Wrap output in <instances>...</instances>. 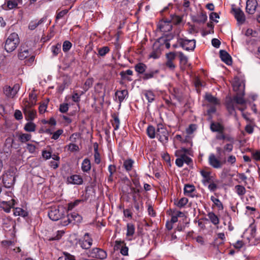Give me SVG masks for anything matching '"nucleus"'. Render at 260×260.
Masks as SVG:
<instances>
[{
    "label": "nucleus",
    "mask_w": 260,
    "mask_h": 260,
    "mask_svg": "<svg viewBox=\"0 0 260 260\" xmlns=\"http://www.w3.org/2000/svg\"><path fill=\"white\" fill-rule=\"evenodd\" d=\"M20 43L18 35L16 32L11 34L5 41V50L9 53L14 51Z\"/></svg>",
    "instance_id": "2"
},
{
    "label": "nucleus",
    "mask_w": 260,
    "mask_h": 260,
    "mask_svg": "<svg viewBox=\"0 0 260 260\" xmlns=\"http://www.w3.org/2000/svg\"><path fill=\"white\" fill-rule=\"evenodd\" d=\"M13 193L11 191H6L5 193H3L1 196V200H7V201H11L15 200L12 198Z\"/></svg>",
    "instance_id": "45"
},
{
    "label": "nucleus",
    "mask_w": 260,
    "mask_h": 260,
    "mask_svg": "<svg viewBox=\"0 0 260 260\" xmlns=\"http://www.w3.org/2000/svg\"><path fill=\"white\" fill-rule=\"evenodd\" d=\"M254 126V121L248 123L245 127V131L249 134L253 132V127Z\"/></svg>",
    "instance_id": "52"
},
{
    "label": "nucleus",
    "mask_w": 260,
    "mask_h": 260,
    "mask_svg": "<svg viewBox=\"0 0 260 260\" xmlns=\"http://www.w3.org/2000/svg\"><path fill=\"white\" fill-rule=\"evenodd\" d=\"M156 137L159 141L165 144L169 140V132L166 128L161 123L158 124L156 129Z\"/></svg>",
    "instance_id": "4"
},
{
    "label": "nucleus",
    "mask_w": 260,
    "mask_h": 260,
    "mask_svg": "<svg viewBox=\"0 0 260 260\" xmlns=\"http://www.w3.org/2000/svg\"><path fill=\"white\" fill-rule=\"evenodd\" d=\"M147 133L149 138L153 139L156 136V131L154 126L149 125L147 129Z\"/></svg>",
    "instance_id": "38"
},
{
    "label": "nucleus",
    "mask_w": 260,
    "mask_h": 260,
    "mask_svg": "<svg viewBox=\"0 0 260 260\" xmlns=\"http://www.w3.org/2000/svg\"><path fill=\"white\" fill-rule=\"evenodd\" d=\"M216 139L219 140H226L229 141H230L232 140V139L230 137L225 136V135L224 133V131H222L221 132H218V134L216 136Z\"/></svg>",
    "instance_id": "47"
},
{
    "label": "nucleus",
    "mask_w": 260,
    "mask_h": 260,
    "mask_svg": "<svg viewBox=\"0 0 260 260\" xmlns=\"http://www.w3.org/2000/svg\"><path fill=\"white\" fill-rule=\"evenodd\" d=\"M115 247L116 248L120 249V253L123 255H127L128 252V248L126 246L124 241H116Z\"/></svg>",
    "instance_id": "18"
},
{
    "label": "nucleus",
    "mask_w": 260,
    "mask_h": 260,
    "mask_svg": "<svg viewBox=\"0 0 260 260\" xmlns=\"http://www.w3.org/2000/svg\"><path fill=\"white\" fill-rule=\"evenodd\" d=\"M51 51L53 56H57L61 52V44L57 43L51 47Z\"/></svg>",
    "instance_id": "39"
},
{
    "label": "nucleus",
    "mask_w": 260,
    "mask_h": 260,
    "mask_svg": "<svg viewBox=\"0 0 260 260\" xmlns=\"http://www.w3.org/2000/svg\"><path fill=\"white\" fill-rule=\"evenodd\" d=\"M29 55V50L25 48L24 46H21L19 52L18 54L19 58L23 60Z\"/></svg>",
    "instance_id": "27"
},
{
    "label": "nucleus",
    "mask_w": 260,
    "mask_h": 260,
    "mask_svg": "<svg viewBox=\"0 0 260 260\" xmlns=\"http://www.w3.org/2000/svg\"><path fill=\"white\" fill-rule=\"evenodd\" d=\"M31 136L29 134H21L19 136V140L21 143H25L29 141Z\"/></svg>",
    "instance_id": "44"
},
{
    "label": "nucleus",
    "mask_w": 260,
    "mask_h": 260,
    "mask_svg": "<svg viewBox=\"0 0 260 260\" xmlns=\"http://www.w3.org/2000/svg\"><path fill=\"white\" fill-rule=\"evenodd\" d=\"M67 211L63 207H52L48 212V216L50 219L53 221H57L62 219Z\"/></svg>",
    "instance_id": "3"
},
{
    "label": "nucleus",
    "mask_w": 260,
    "mask_h": 260,
    "mask_svg": "<svg viewBox=\"0 0 260 260\" xmlns=\"http://www.w3.org/2000/svg\"><path fill=\"white\" fill-rule=\"evenodd\" d=\"M195 187L192 185L186 184L184 188V194L191 197L195 196Z\"/></svg>",
    "instance_id": "25"
},
{
    "label": "nucleus",
    "mask_w": 260,
    "mask_h": 260,
    "mask_svg": "<svg viewBox=\"0 0 260 260\" xmlns=\"http://www.w3.org/2000/svg\"><path fill=\"white\" fill-rule=\"evenodd\" d=\"M133 164L134 161L132 159H126L123 162V167L127 171H129L132 170Z\"/></svg>",
    "instance_id": "41"
},
{
    "label": "nucleus",
    "mask_w": 260,
    "mask_h": 260,
    "mask_svg": "<svg viewBox=\"0 0 260 260\" xmlns=\"http://www.w3.org/2000/svg\"><path fill=\"white\" fill-rule=\"evenodd\" d=\"M207 19V16L206 14L202 13L199 16L198 19L196 20V22L198 23H205Z\"/></svg>",
    "instance_id": "57"
},
{
    "label": "nucleus",
    "mask_w": 260,
    "mask_h": 260,
    "mask_svg": "<svg viewBox=\"0 0 260 260\" xmlns=\"http://www.w3.org/2000/svg\"><path fill=\"white\" fill-rule=\"evenodd\" d=\"M179 57L180 60V64L185 65L187 63L188 58L185 56L182 52H179Z\"/></svg>",
    "instance_id": "51"
},
{
    "label": "nucleus",
    "mask_w": 260,
    "mask_h": 260,
    "mask_svg": "<svg viewBox=\"0 0 260 260\" xmlns=\"http://www.w3.org/2000/svg\"><path fill=\"white\" fill-rule=\"evenodd\" d=\"M171 23L174 24H178L182 21V18L176 15L171 16Z\"/></svg>",
    "instance_id": "50"
},
{
    "label": "nucleus",
    "mask_w": 260,
    "mask_h": 260,
    "mask_svg": "<svg viewBox=\"0 0 260 260\" xmlns=\"http://www.w3.org/2000/svg\"><path fill=\"white\" fill-rule=\"evenodd\" d=\"M47 104L45 103H43L40 105L39 108V111L40 114L44 113L47 109Z\"/></svg>",
    "instance_id": "63"
},
{
    "label": "nucleus",
    "mask_w": 260,
    "mask_h": 260,
    "mask_svg": "<svg viewBox=\"0 0 260 260\" xmlns=\"http://www.w3.org/2000/svg\"><path fill=\"white\" fill-rule=\"evenodd\" d=\"M144 95L149 103H151L152 102H153L154 100L155 94L152 91H150V90L146 91L145 92Z\"/></svg>",
    "instance_id": "42"
},
{
    "label": "nucleus",
    "mask_w": 260,
    "mask_h": 260,
    "mask_svg": "<svg viewBox=\"0 0 260 260\" xmlns=\"http://www.w3.org/2000/svg\"><path fill=\"white\" fill-rule=\"evenodd\" d=\"M64 260H75V257L68 252H64Z\"/></svg>",
    "instance_id": "64"
},
{
    "label": "nucleus",
    "mask_w": 260,
    "mask_h": 260,
    "mask_svg": "<svg viewBox=\"0 0 260 260\" xmlns=\"http://www.w3.org/2000/svg\"><path fill=\"white\" fill-rule=\"evenodd\" d=\"M180 45L187 51H192L196 47V40L181 38L179 40Z\"/></svg>",
    "instance_id": "7"
},
{
    "label": "nucleus",
    "mask_w": 260,
    "mask_h": 260,
    "mask_svg": "<svg viewBox=\"0 0 260 260\" xmlns=\"http://www.w3.org/2000/svg\"><path fill=\"white\" fill-rule=\"evenodd\" d=\"M131 193L132 194V196H133V201H134V197H135L136 199H138L137 198V194L139 198L140 197V195L139 194L140 192L139 189H137L134 187H131Z\"/></svg>",
    "instance_id": "56"
},
{
    "label": "nucleus",
    "mask_w": 260,
    "mask_h": 260,
    "mask_svg": "<svg viewBox=\"0 0 260 260\" xmlns=\"http://www.w3.org/2000/svg\"><path fill=\"white\" fill-rule=\"evenodd\" d=\"M135 69L139 74H143L147 69V66L144 63L140 62L135 65Z\"/></svg>",
    "instance_id": "32"
},
{
    "label": "nucleus",
    "mask_w": 260,
    "mask_h": 260,
    "mask_svg": "<svg viewBox=\"0 0 260 260\" xmlns=\"http://www.w3.org/2000/svg\"><path fill=\"white\" fill-rule=\"evenodd\" d=\"M176 54L174 52H170L166 54V61L164 66L169 69L171 71H174L176 67L174 63V60L175 59Z\"/></svg>",
    "instance_id": "9"
},
{
    "label": "nucleus",
    "mask_w": 260,
    "mask_h": 260,
    "mask_svg": "<svg viewBox=\"0 0 260 260\" xmlns=\"http://www.w3.org/2000/svg\"><path fill=\"white\" fill-rule=\"evenodd\" d=\"M69 110V105L67 103H63L60 105L59 111L61 113H66Z\"/></svg>",
    "instance_id": "59"
},
{
    "label": "nucleus",
    "mask_w": 260,
    "mask_h": 260,
    "mask_svg": "<svg viewBox=\"0 0 260 260\" xmlns=\"http://www.w3.org/2000/svg\"><path fill=\"white\" fill-rule=\"evenodd\" d=\"M187 154L190 155V150L185 148H182L175 151V155L177 157L175 160L177 166L181 168L184 163L189 166L192 162V159L187 156Z\"/></svg>",
    "instance_id": "1"
},
{
    "label": "nucleus",
    "mask_w": 260,
    "mask_h": 260,
    "mask_svg": "<svg viewBox=\"0 0 260 260\" xmlns=\"http://www.w3.org/2000/svg\"><path fill=\"white\" fill-rule=\"evenodd\" d=\"M20 88L18 84H15L13 87L6 85L3 88V92L9 98H13L16 95Z\"/></svg>",
    "instance_id": "8"
},
{
    "label": "nucleus",
    "mask_w": 260,
    "mask_h": 260,
    "mask_svg": "<svg viewBox=\"0 0 260 260\" xmlns=\"http://www.w3.org/2000/svg\"><path fill=\"white\" fill-rule=\"evenodd\" d=\"M220 57L222 61L228 65L232 63V59L230 54L225 50H221L219 51Z\"/></svg>",
    "instance_id": "21"
},
{
    "label": "nucleus",
    "mask_w": 260,
    "mask_h": 260,
    "mask_svg": "<svg viewBox=\"0 0 260 260\" xmlns=\"http://www.w3.org/2000/svg\"><path fill=\"white\" fill-rule=\"evenodd\" d=\"M63 234L64 232L63 231H58L56 236L51 238L50 240H58L61 237Z\"/></svg>",
    "instance_id": "61"
},
{
    "label": "nucleus",
    "mask_w": 260,
    "mask_h": 260,
    "mask_svg": "<svg viewBox=\"0 0 260 260\" xmlns=\"http://www.w3.org/2000/svg\"><path fill=\"white\" fill-rule=\"evenodd\" d=\"M46 132L50 134H52L51 139L54 140H57L59 136L63 133V130L61 129H58L54 133H51L50 129H46Z\"/></svg>",
    "instance_id": "37"
},
{
    "label": "nucleus",
    "mask_w": 260,
    "mask_h": 260,
    "mask_svg": "<svg viewBox=\"0 0 260 260\" xmlns=\"http://www.w3.org/2000/svg\"><path fill=\"white\" fill-rule=\"evenodd\" d=\"M135 233V226L132 223H128L126 225V236L128 238V240H131L132 237Z\"/></svg>",
    "instance_id": "24"
},
{
    "label": "nucleus",
    "mask_w": 260,
    "mask_h": 260,
    "mask_svg": "<svg viewBox=\"0 0 260 260\" xmlns=\"http://www.w3.org/2000/svg\"><path fill=\"white\" fill-rule=\"evenodd\" d=\"M15 177L12 175H7L3 179V182L5 186L7 188H10L15 182Z\"/></svg>",
    "instance_id": "17"
},
{
    "label": "nucleus",
    "mask_w": 260,
    "mask_h": 260,
    "mask_svg": "<svg viewBox=\"0 0 260 260\" xmlns=\"http://www.w3.org/2000/svg\"><path fill=\"white\" fill-rule=\"evenodd\" d=\"M210 128L212 132H221L224 131V126L219 122H211Z\"/></svg>",
    "instance_id": "23"
},
{
    "label": "nucleus",
    "mask_w": 260,
    "mask_h": 260,
    "mask_svg": "<svg viewBox=\"0 0 260 260\" xmlns=\"http://www.w3.org/2000/svg\"><path fill=\"white\" fill-rule=\"evenodd\" d=\"M88 254V257H91L92 259H99L100 260L105 259L107 257V252L102 249L99 248H94L89 250Z\"/></svg>",
    "instance_id": "5"
},
{
    "label": "nucleus",
    "mask_w": 260,
    "mask_h": 260,
    "mask_svg": "<svg viewBox=\"0 0 260 260\" xmlns=\"http://www.w3.org/2000/svg\"><path fill=\"white\" fill-rule=\"evenodd\" d=\"M208 217L210 219L211 222L214 225H217L219 222V219L217 216L213 212H210L208 213Z\"/></svg>",
    "instance_id": "33"
},
{
    "label": "nucleus",
    "mask_w": 260,
    "mask_h": 260,
    "mask_svg": "<svg viewBox=\"0 0 260 260\" xmlns=\"http://www.w3.org/2000/svg\"><path fill=\"white\" fill-rule=\"evenodd\" d=\"M14 214L15 216H21L26 217L28 215L27 212L20 208H16L14 209Z\"/></svg>",
    "instance_id": "36"
},
{
    "label": "nucleus",
    "mask_w": 260,
    "mask_h": 260,
    "mask_svg": "<svg viewBox=\"0 0 260 260\" xmlns=\"http://www.w3.org/2000/svg\"><path fill=\"white\" fill-rule=\"evenodd\" d=\"M113 119L111 120V123L114 127V131L117 130L119 127L120 121L118 116L115 114L112 115Z\"/></svg>",
    "instance_id": "34"
},
{
    "label": "nucleus",
    "mask_w": 260,
    "mask_h": 260,
    "mask_svg": "<svg viewBox=\"0 0 260 260\" xmlns=\"http://www.w3.org/2000/svg\"><path fill=\"white\" fill-rule=\"evenodd\" d=\"M115 95L118 97L119 103H121L128 95V91L126 90L117 91Z\"/></svg>",
    "instance_id": "31"
},
{
    "label": "nucleus",
    "mask_w": 260,
    "mask_h": 260,
    "mask_svg": "<svg viewBox=\"0 0 260 260\" xmlns=\"http://www.w3.org/2000/svg\"><path fill=\"white\" fill-rule=\"evenodd\" d=\"M5 4L9 10L17 8L18 4H22V0H6Z\"/></svg>",
    "instance_id": "28"
},
{
    "label": "nucleus",
    "mask_w": 260,
    "mask_h": 260,
    "mask_svg": "<svg viewBox=\"0 0 260 260\" xmlns=\"http://www.w3.org/2000/svg\"><path fill=\"white\" fill-rule=\"evenodd\" d=\"M257 5L256 0H247L246 2V12L249 14H253L256 10Z\"/></svg>",
    "instance_id": "14"
},
{
    "label": "nucleus",
    "mask_w": 260,
    "mask_h": 260,
    "mask_svg": "<svg viewBox=\"0 0 260 260\" xmlns=\"http://www.w3.org/2000/svg\"><path fill=\"white\" fill-rule=\"evenodd\" d=\"M68 149L71 152L77 151L79 150V147L75 144L70 143L68 145Z\"/></svg>",
    "instance_id": "60"
},
{
    "label": "nucleus",
    "mask_w": 260,
    "mask_h": 260,
    "mask_svg": "<svg viewBox=\"0 0 260 260\" xmlns=\"http://www.w3.org/2000/svg\"><path fill=\"white\" fill-rule=\"evenodd\" d=\"M92 243V240L89 237V234L86 233L84 236V239L79 242V244L81 247L83 249H89Z\"/></svg>",
    "instance_id": "15"
},
{
    "label": "nucleus",
    "mask_w": 260,
    "mask_h": 260,
    "mask_svg": "<svg viewBox=\"0 0 260 260\" xmlns=\"http://www.w3.org/2000/svg\"><path fill=\"white\" fill-rule=\"evenodd\" d=\"M225 161H221L218 159L214 154L211 153L208 158L209 164L214 169L221 168L223 164L225 163Z\"/></svg>",
    "instance_id": "11"
},
{
    "label": "nucleus",
    "mask_w": 260,
    "mask_h": 260,
    "mask_svg": "<svg viewBox=\"0 0 260 260\" xmlns=\"http://www.w3.org/2000/svg\"><path fill=\"white\" fill-rule=\"evenodd\" d=\"M205 99L209 102V105L220 104L219 100L211 94H207L205 96Z\"/></svg>",
    "instance_id": "29"
},
{
    "label": "nucleus",
    "mask_w": 260,
    "mask_h": 260,
    "mask_svg": "<svg viewBox=\"0 0 260 260\" xmlns=\"http://www.w3.org/2000/svg\"><path fill=\"white\" fill-rule=\"evenodd\" d=\"M68 12V10L67 9L62 10L58 13H57V15L56 16V19H59L62 18Z\"/></svg>",
    "instance_id": "62"
},
{
    "label": "nucleus",
    "mask_w": 260,
    "mask_h": 260,
    "mask_svg": "<svg viewBox=\"0 0 260 260\" xmlns=\"http://www.w3.org/2000/svg\"><path fill=\"white\" fill-rule=\"evenodd\" d=\"M232 12L238 23L243 24L245 21V16L243 11L239 8L232 6Z\"/></svg>",
    "instance_id": "10"
},
{
    "label": "nucleus",
    "mask_w": 260,
    "mask_h": 260,
    "mask_svg": "<svg viewBox=\"0 0 260 260\" xmlns=\"http://www.w3.org/2000/svg\"><path fill=\"white\" fill-rule=\"evenodd\" d=\"M245 92H237L236 94L233 96L232 99L235 104L243 105L246 103V101L243 98Z\"/></svg>",
    "instance_id": "22"
},
{
    "label": "nucleus",
    "mask_w": 260,
    "mask_h": 260,
    "mask_svg": "<svg viewBox=\"0 0 260 260\" xmlns=\"http://www.w3.org/2000/svg\"><path fill=\"white\" fill-rule=\"evenodd\" d=\"M110 51V48L108 46H104L98 49V55L100 56H104Z\"/></svg>",
    "instance_id": "46"
},
{
    "label": "nucleus",
    "mask_w": 260,
    "mask_h": 260,
    "mask_svg": "<svg viewBox=\"0 0 260 260\" xmlns=\"http://www.w3.org/2000/svg\"><path fill=\"white\" fill-rule=\"evenodd\" d=\"M235 188L236 189V192L240 196H242L246 193V189L242 185H237L235 186Z\"/></svg>",
    "instance_id": "43"
},
{
    "label": "nucleus",
    "mask_w": 260,
    "mask_h": 260,
    "mask_svg": "<svg viewBox=\"0 0 260 260\" xmlns=\"http://www.w3.org/2000/svg\"><path fill=\"white\" fill-rule=\"evenodd\" d=\"M16 204L15 200L7 201L0 200V207L7 213H9L11 211V209L13 208Z\"/></svg>",
    "instance_id": "13"
},
{
    "label": "nucleus",
    "mask_w": 260,
    "mask_h": 260,
    "mask_svg": "<svg viewBox=\"0 0 260 260\" xmlns=\"http://www.w3.org/2000/svg\"><path fill=\"white\" fill-rule=\"evenodd\" d=\"M158 73V70L151 71L149 72L146 73L144 74V75L143 76V79L146 80L152 78L154 77V74H157Z\"/></svg>",
    "instance_id": "48"
},
{
    "label": "nucleus",
    "mask_w": 260,
    "mask_h": 260,
    "mask_svg": "<svg viewBox=\"0 0 260 260\" xmlns=\"http://www.w3.org/2000/svg\"><path fill=\"white\" fill-rule=\"evenodd\" d=\"M23 111L27 121H32L37 116V111L31 109L29 107L26 106L23 109Z\"/></svg>",
    "instance_id": "12"
},
{
    "label": "nucleus",
    "mask_w": 260,
    "mask_h": 260,
    "mask_svg": "<svg viewBox=\"0 0 260 260\" xmlns=\"http://www.w3.org/2000/svg\"><path fill=\"white\" fill-rule=\"evenodd\" d=\"M134 205L137 211L139 212L143 208V203L142 200L139 201V199H136L135 197L134 198Z\"/></svg>",
    "instance_id": "40"
},
{
    "label": "nucleus",
    "mask_w": 260,
    "mask_h": 260,
    "mask_svg": "<svg viewBox=\"0 0 260 260\" xmlns=\"http://www.w3.org/2000/svg\"><path fill=\"white\" fill-rule=\"evenodd\" d=\"M82 219L81 216L79 215L77 213L73 212L70 214H68L67 219H62L61 224L66 226L74 222V223L80 222Z\"/></svg>",
    "instance_id": "6"
},
{
    "label": "nucleus",
    "mask_w": 260,
    "mask_h": 260,
    "mask_svg": "<svg viewBox=\"0 0 260 260\" xmlns=\"http://www.w3.org/2000/svg\"><path fill=\"white\" fill-rule=\"evenodd\" d=\"M201 174L203 177L202 182L204 185H206L207 183H211L212 181V177L211 176L210 172L202 170L201 171Z\"/></svg>",
    "instance_id": "26"
},
{
    "label": "nucleus",
    "mask_w": 260,
    "mask_h": 260,
    "mask_svg": "<svg viewBox=\"0 0 260 260\" xmlns=\"http://www.w3.org/2000/svg\"><path fill=\"white\" fill-rule=\"evenodd\" d=\"M69 183L76 185H81L83 183L82 177L79 175H73L67 178Z\"/></svg>",
    "instance_id": "19"
},
{
    "label": "nucleus",
    "mask_w": 260,
    "mask_h": 260,
    "mask_svg": "<svg viewBox=\"0 0 260 260\" xmlns=\"http://www.w3.org/2000/svg\"><path fill=\"white\" fill-rule=\"evenodd\" d=\"M82 170L84 172H88L91 169L90 161L88 158H85L82 163L81 166Z\"/></svg>",
    "instance_id": "30"
},
{
    "label": "nucleus",
    "mask_w": 260,
    "mask_h": 260,
    "mask_svg": "<svg viewBox=\"0 0 260 260\" xmlns=\"http://www.w3.org/2000/svg\"><path fill=\"white\" fill-rule=\"evenodd\" d=\"M158 27L161 31L167 32L172 30V26L170 21H161L159 22Z\"/></svg>",
    "instance_id": "20"
},
{
    "label": "nucleus",
    "mask_w": 260,
    "mask_h": 260,
    "mask_svg": "<svg viewBox=\"0 0 260 260\" xmlns=\"http://www.w3.org/2000/svg\"><path fill=\"white\" fill-rule=\"evenodd\" d=\"M133 72L131 70H127L125 71L121 72L120 73V76L123 79L127 78L128 80L131 81V79L126 77V75H132Z\"/></svg>",
    "instance_id": "55"
},
{
    "label": "nucleus",
    "mask_w": 260,
    "mask_h": 260,
    "mask_svg": "<svg viewBox=\"0 0 260 260\" xmlns=\"http://www.w3.org/2000/svg\"><path fill=\"white\" fill-rule=\"evenodd\" d=\"M217 105H208L209 109L207 110V114L210 115L214 113L216 111V106Z\"/></svg>",
    "instance_id": "58"
},
{
    "label": "nucleus",
    "mask_w": 260,
    "mask_h": 260,
    "mask_svg": "<svg viewBox=\"0 0 260 260\" xmlns=\"http://www.w3.org/2000/svg\"><path fill=\"white\" fill-rule=\"evenodd\" d=\"M234 90L237 92H244L245 85L238 79H235L233 83Z\"/></svg>",
    "instance_id": "16"
},
{
    "label": "nucleus",
    "mask_w": 260,
    "mask_h": 260,
    "mask_svg": "<svg viewBox=\"0 0 260 260\" xmlns=\"http://www.w3.org/2000/svg\"><path fill=\"white\" fill-rule=\"evenodd\" d=\"M72 46V43L69 41H65L63 43L62 45V50L63 52H68L71 48Z\"/></svg>",
    "instance_id": "53"
},
{
    "label": "nucleus",
    "mask_w": 260,
    "mask_h": 260,
    "mask_svg": "<svg viewBox=\"0 0 260 260\" xmlns=\"http://www.w3.org/2000/svg\"><path fill=\"white\" fill-rule=\"evenodd\" d=\"M188 199L186 198H182L179 200L177 203L175 204L179 208L184 207L187 203Z\"/></svg>",
    "instance_id": "54"
},
{
    "label": "nucleus",
    "mask_w": 260,
    "mask_h": 260,
    "mask_svg": "<svg viewBox=\"0 0 260 260\" xmlns=\"http://www.w3.org/2000/svg\"><path fill=\"white\" fill-rule=\"evenodd\" d=\"M211 200L218 208L219 210L223 209V206L222 203L220 201V200L218 199L215 198L213 196H212L211 197Z\"/></svg>",
    "instance_id": "49"
},
{
    "label": "nucleus",
    "mask_w": 260,
    "mask_h": 260,
    "mask_svg": "<svg viewBox=\"0 0 260 260\" xmlns=\"http://www.w3.org/2000/svg\"><path fill=\"white\" fill-rule=\"evenodd\" d=\"M36 128V124L31 121H29V122L25 124L24 129L26 132H32L35 131Z\"/></svg>",
    "instance_id": "35"
}]
</instances>
